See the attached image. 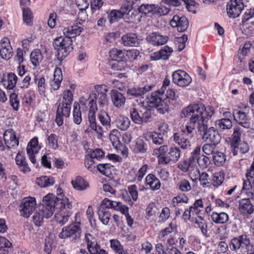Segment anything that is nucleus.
I'll list each match as a JSON object with an SVG mask.
<instances>
[{"label":"nucleus","instance_id":"obj_1","mask_svg":"<svg viewBox=\"0 0 254 254\" xmlns=\"http://www.w3.org/2000/svg\"><path fill=\"white\" fill-rule=\"evenodd\" d=\"M214 114L213 107H205L202 104L190 105L183 109L181 117L191 118V123L200 133L203 132L202 139L217 145L221 140V136L213 127L208 128L207 122Z\"/></svg>","mask_w":254,"mask_h":254},{"label":"nucleus","instance_id":"obj_2","mask_svg":"<svg viewBox=\"0 0 254 254\" xmlns=\"http://www.w3.org/2000/svg\"><path fill=\"white\" fill-rule=\"evenodd\" d=\"M108 89L105 85H96L94 90L87 98L81 97L79 100L78 106L80 110L86 112L89 107L88 114L89 127L97 133L98 138H101L103 134V130L100 126H97L96 122L95 114L98 108L97 102L101 108L106 107L108 103L107 93Z\"/></svg>","mask_w":254,"mask_h":254},{"label":"nucleus","instance_id":"obj_3","mask_svg":"<svg viewBox=\"0 0 254 254\" xmlns=\"http://www.w3.org/2000/svg\"><path fill=\"white\" fill-rule=\"evenodd\" d=\"M170 81L167 78H165L163 81L161 88L154 92L152 93L151 96L148 98V102L150 106L155 107L160 114H165L169 110L170 101L176 100L178 97V94L175 90L168 88Z\"/></svg>","mask_w":254,"mask_h":254},{"label":"nucleus","instance_id":"obj_4","mask_svg":"<svg viewBox=\"0 0 254 254\" xmlns=\"http://www.w3.org/2000/svg\"><path fill=\"white\" fill-rule=\"evenodd\" d=\"M189 124L185 129L182 130L181 132L175 133L173 135L174 141L183 149L190 148V140L193 137L192 133L195 128V127L191 123V118H190Z\"/></svg>","mask_w":254,"mask_h":254},{"label":"nucleus","instance_id":"obj_5","mask_svg":"<svg viewBox=\"0 0 254 254\" xmlns=\"http://www.w3.org/2000/svg\"><path fill=\"white\" fill-rule=\"evenodd\" d=\"M60 206L58 207L59 210L55 213V220L60 224L63 225L69 220L71 215L72 205L66 197H62L61 200H58Z\"/></svg>","mask_w":254,"mask_h":254},{"label":"nucleus","instance_id":"obj_6","mask_svg":"<svg viewBox=\"0 0 254 254\" xmlns=\"http://www.w3.org/2000/svg\"><path fill=\"white\" fill-rule=\"evenodd\" d=\"M72 39L65 36L59 37L54 40L53 46L57 51L56 56L59 60H63L68 55L70 49H72Z\"/></svg>","mask_w":254,"mask_h":254},{"label":"nucleus","instance_id":"obj_7","mask_svg":"<svg viewBox=\"0 0 254 254\" xmlns=\"http://www.w3.org/2000/svg\"><path fill=\"white\" fill-rule=\"evenodd\" d=\"M129 113L132 121L139 125L148 123L152 117L151 111L140 105L131 108Z\"/></svg>","mask_w":254,"mask_h":254},{"label":"nucleus","instance_id":"obj_8","mask_svg":"<svg viewBox=\"0 0 254 254\" xmlns=\"http://www.w3.org/2000/svg\"><path fill=\"white\" fill-rule=\"evenodd\" d=\"M201 149L200 146H196L190 153V160L197 162L201 169H205L209 167L211 164V161L209 157L201 153Z\"/></svg>","mask_w":254,"mask_h":254},{"label":"nucleus","instance_id":"obj_9","mask_svg":"<svg viewBox=\"0 0 254 254\" xmlns=\"http://www.w3.org/2000/svg\"><path fill=\"white\" fill-rule=\"evenodd\" d=\"M80 235L81 229L79 225L71 224L63 228L59 237L62 239L69 238L72 241H76L79 239Z\"/></svg>","mask_w":254,"mask_h":254},{"label":"nucleus","instance_id":"obj_10","mask_svg":"<svg viewBox=\"0 0 254 254\" xmlns=\"http://www.w3.org/2000/svg\"><path fill=\"white\" fill-rule=\"evenodd\" d=\"M62 198H57L54 195L49 193L43 198V205L41 208L46 211L47 216H51L55 210L56 206H60V203L58 200H61Z\"/></svg>","mask_w":254,"mask_h":254},{"label":"nucleus","instance_id":"obj_11","mask_svg":"<svg viewBox=\"0 0 254 254\" xmlns=\"http://www.w3.org/2000/svg\"><path fill=\"white\" fill-rule=\"evenodd\" d=\"M36 206L37 204L34 197H28L24 198L19 207L21 216L28 218L35 210Z\"/></svg>","mask_w":254,"mask_h":254},{"label":"nucleus","instance_id":"obj_12","mask_svg":"<svg viewBox=\"0 0 254 254\" xmlns=\"http://www.w3.org/2000/svg\"><path fill=\"white\" fill-rule=\"evenodd\" d=\"M244 8L243 0H230L227 4V13L232 18L239 16Z\"/></svg>","mask_w":254,"mask_h":254},{"label":"nucleus","instance_id":"obj_13","mask_svg":"<svg viewBox=\"0 0 254 254\" xmlns=\"http://www.w3.org/2000/svg\"><path fill=\"white\" fill-rule=\"evenodd\" d=\"M172 77L173 82L180 87L187 86L191 82L190 76L182 70H178L174 72Z\"/></svg>","mask_w":254,"mask_h":254},{"label":"nucleus","instance_id":"obj_14","mask_svg":"<svg viewBox=\"0 0 254 254\" xmlns=\"http://www.w3.org/2000/svg\"><path fill=\"white\" fill-rule=\"evenodd\" d=\"M229 246L232 250L237 251L241 249L249 248L250 241L246 235H241L232 239Z\"/></svg>","mask_w":254,"mask_h":254},{"label":"nucleus","instance_id":"obj_15","mask_svg":"<svg viewBox=\"0 0 254 254\" xmlns=\"http://www.w3.org/2000/svg\"><path fill=\"white\" fill-rule=\"evenodd\" d=\"M41 147L38 144V139L37 137H34L28 143L26 150L27 153L30 161L34 164L36 163V160L35 154L38 153Z\"/></svg>","mask_w":254,"mask_h":254},{"label":"nucleus","instance_id":"obj_16","mask_svg":"<svg viewBox=\"0 0 254 254\" xmlns=\"http://www.w3.org/2000/svg\"><path fill=\"white\" fill-rule=\"evenodd\" d=\"M181 154V150L179 147L172 146L169 149L166 157H163L161 158V163L166 165L169 164L171 161L176 162L180 159Z\"/></svg>","mask_w":254,"mask_h":254},{"label":"nucleus","instance_id":"obj_17","mask_svg":"<svg viewBox=\"0 0 254 254\" xmlns=\"http://www.w3.org/2000/svg\"><path fill=\"white\" fill-rule=\"evenodd\" d=\"M170 25L174 28H176L179 32L185 31L188 27L189 21L185 16H180L175 15L170 21Z\"/></svg>","mask_w":254,"mask_h":254},{"label":"nucleus","instance_id":"obj_18","mask_svg":"<svg viewBox=\"0 0 254 254\" xmlns=\"http://www.w3.org/2000/svg\"><path fill=\"white\" fill-rule=\"evenodd\" d=\"M146 40L153 46H161L167 43L168 37L167 36L162 35L159 33L153 32L148 35Z\"/></svg>","mask_w":254,"mask_h":254},{"label":"nucleus","instance_id":"obj_19","mask_svg":"<svg viewBox=\"0 0 254 254\" xmlns=\"http://www.w3.org/2000/svg\"><path fill=\"white\" fill-rule=\"evenodd\" d=\"M84 240L87 245V248L90 254H92L101 249L96 239L90 234H86Z\"/></svg>","mask_w":254,"mask_h":254},{"label":"nucleus","instance_id":"obj_20","mask_svg":"<svg viewBox=\"0 0 254 254\" xmlns=\"http://www.w3.org/2000/svg\"><path fill=\"white\" fill-rule=\"evenodd\" d=\"M239 210L244 216L250 215L254 212V208L250 199H242L239 201Z\"/></svg>","mask_w":254,"mask_h":254},{"label":"nucleus","instance_id":"obj_21","mask_svg":"<svg viewBox=\"0 0 254 254\" xmlns=\"http://www.w3.org/2000/svg\"><path fill=\"white\" fill-rule=\"evenodd\" d=\"M173 50L172 48L167 46H164L160 51L153 53L150 59L152 61H157L160 59L167 60L170 56Z\"/></svg>","mask_w":254,"mask_h":254},{"label":"nucleus","instance_id":"obj_22","mask_svg":"<svg viewBox=\"0 0 254 254\" xmlns=\"http://www.w3.org/2000/svg\"><path fill=\"white\" fill-rule=\"evenodd\" d=\"M154 86L155 84L151 83L147 84L143 87H134L129 89L127 90V93L135 97L141 96L151 90Z\"/></svg>","mask_w":254,"mask_h":254},{"label":"nucleus","instance_id":"obj_23","mask_svg":"<svg viewBox=\"0 0 254 254\" xmlns=\"http://www.w3.org/2000/svg\"><path fill=\"white\" fill-rule=\"evenodd\" d=\"M110 96L112 102L115 107L120 108L125 105L126 98L120 92L112 90L110 93Z\"/></svg>","mask_w":254,"mask_h":254},{"label":"nucleus","instance_id":"obj_24","mask_svg":"<svg viewBox=\"0 0 254 254\" xmlns=\"http://www.w3.org/2000/svg\"><path fill=\"white\" fill-rule=\"evenodd\" d=\"M3 139L5 143L8 147H14L18 145L19 141L16 138L14 131L12 130L5 131L3 134Z\"/></svg>","mask_w":254,"mask_h":254},{"label":"nucleus","instance_id":"obj_25","mask_svg":"<svg viewBox=\"0 0 254 254\" xmlns=\"http://www.w3.org/2000/svg\"><path fill=\"white\" fill-rule=\"evenodd\" d=\"M122 40L125 46L136 47L139 44L137 35L133 33L124 35L122 38Z\"/></svg>","mask_w":254,"mask_h":254},{"label":"nucleus","instance_id":"obj_26","mask_svg":"<svg viewBox=\"0 0 254 254\" xmlns=\"http://www.w3.org/2000/svg\"><path fill=\"white\" fill-rule=\"evenodd\" d=\"M63 80V74L61 68L56 67L55 69L54 78L50 82L52 88L54 90H58Z\"/></svg>","mask_w":254,"mask_h":254},{"label":"nucleus","instance_id":"obj_27","mask_svg":"<svg viewBox=\"0 0 254 254\" xmlns=\"http://www.w3.org/2000/svg\"><path fill=\"white\" fill-rule=\"evenodd\" d=\"M234 118L238 124L242 127L245 128L250 127V122L245 113L242 111H238L234 114Z\"/></svg>","mask_w":254,"mask_h":254},{"label":"nucleus","instance_id":"obj_28","mask_svg":"<svg viewBox=\"0 0 254 254\" xmlns=\"http://www.w3.org/2000/svg\"><path fill=\"white\" fill-rule=\"evenodd\" d=\"M145 182L152 190H158L161 187L160 180L152 174H149L146 177Z\"/></svg>","mask_w":254,"mask_h":254},{"label":"nucleus","instance_id":"obj_29","mask_svg":"<svg viewBox=\"0 0 254 254\" xmlns=\"http://www.w3.org/2000/svg\"><path fill=\"white\" fill-rule=\"evenodd\" d=\"M83 29L77 25H74L71 26L64 28L63 29V33L66 37H68L71 39L72 37H75L77 35H80Z\"/></svg>","mask_w":254,"mask_h":254},{"label":"nucleus","instance_id":"obj_30","mask_svg":"<svg viewBox=\"0 0 254 254\" xmlns=\"http://www.w3.org/2000/svg\"><path fill=\"white\" fill-rule=\"evenodd\" d=\"M214 223L217 224H222L227 223L229 219V215L225 212H213L211 215Z\"/></svg>","mask_w":254,"mask_h":254},{"label":"nucleus","instance_id":"obj_31","mask_svg":"<svg viewBox=\"0 0 254 254\" xmlns=\"http://www.w3.org/2000/svg\"><path fill=\"white\" fill-rule=\"evenodd\" d=\"M16 164L19 166L20 170L24 173H28L30 171V169L28 167L24 154L22 152H18L15 158Z\"/></svg>","mask_w":254,"mask_h":254},{"label":"nucleus","instance_id":"obj_32","mask_svg":"<svg viewBox=\"0 0 254 254\" xmlns=\"http://www.w3.org/2000/svg\"><path fill=\"white\" fill-rule=\"evenodd\" d=\"M73 101V94L72 92L68 89L64 91L63 94L62 103H60L58 106L62 108H67L70 112L71 104Z\"/></svg>","mask_w":254,"mask_h":254},{"label":"nucleus","instance_id":"obj_33","mask_svg":"<svg viewBox=\"0 0 254 254\" xmlns=\"http://www.w3.org/2000/svg\"><path fill=\"white\" fill-rule=\"evenodd\" d=\"M115 124L119 129L122 130H126L130 126V121L128 118L120 115L116 118Z\"/></svg>","mask_w":254,"mask_h":254},{"label":"nucleus","instance_id":"obj_34","mask_svg":"<svg viewBox=\"0 0 254 254\" xmlns=\"http://www.w3.org/2000/svg\"><path fill=\"white\" fill-rule=\"evenodd\" d=\"M51 216H47L46 215V211L41 208H40L38 210H37L33 215L32 219L34 224L37 226H40L43 223L44 219L45 218H48Z\"/></svg>","mask_w":254,"mask_h":254},{"label":"nucleus","instance_id":"obj_35","mask_svg":"<svg viewBox=\"0 0 254 254\" xmlns=\"http://www.w3.org/2000/svg\"><path fill=\"white\" fill-rule=\"evenodd\" d=\"M120 132L116 129H113L109 134L110 140L114 147L116 149H119L122 146V143L120 140Z\"/></svg>","mask_w":254,"mask_h":254},{"label":"nucleus","instance_id":"obj_36","mask_svg":"<svg viewBox=\"0 0 254 254\" xmlns=\"http://www.w3.org/2000/svg\"><path fill=\"white\" fill-rule=\"evenodd\" d=\"M70 113L68 108H62L61 106H58L55 121L59 126H62L63 124V117H68Z\"/></svg>","mask_w":254,"mask_h":254},{"label":"nucleus","instance_id":"obj_37","mask_svg":"<svg viewBox=\"0 0 254 254\" xmlns=\"http://www.w3.org/2000/svg\"><path fill=\"white\" fill-rule=\"evenodd\" d=\"M55 183L53 178L46 176L37 178L35 183L41 188H46L53 186Z\"/></svg>","mask_w":254,"mask_h":254},{"label":"nucleus","instance_id":"obj_38","mask_svg":"<svg viewBox=\"0 0 254 254\" xmlns=\"http://www.w3.org/2000/svg\"><path fill=\"white\" fill-rule=\"evenodd\" d=\"M98 214L99 218L104 225H107L111 218V213L107 208L103 206L98 208Z\"/></svg>","mask_w":254,"mask_h":254},{"label":"nucleus","instance_id":"obj_39","mask_svg":"<svg viewBox=\"0 0 254 254\" xmlns=\"http://www.w3.org/2000/svg\"><path fill=\"white\" fill-rule=\"evenodd\" d=\"M71 183L73 187L78 190H84L89 186L88 182L80 176L77 177L75 180L72 181Z\"/></svg>","mask_w":254,"mask_h":254},{"label":"nucleus","instance_id":"obj_40","mask_svg":"<svg viewBox=\"0 0 254 254\" xmlns=\"http://www.w3.org/2000/svg\"><path fill=\"white\" fill-rule=\"evenodd\" d=\"M215 126L218 130L223 131L225 129H230L232 127V123L228 119H222L215 122Z\"/></svg>","mask_w":254,"mask_h":254},{"label":"nucleus","instance_id":"obj_41","mask_svg":"<svg viewBox=\"0 0 254 254\" xmlns=\"http://www.w3.org/2000/svg\"><path fill=\"white\" fill-rule=\"evenodd\" d=\"M17 77L13 73H9L7 76V79L3 81V84L8 89H12L16 84Z\"/></svg>","mask_w":254,"mask_h":254},{"label":"nucleus","instance_id":"obj_42","mask_svg":"<svg viewBox=\"0 0 254 254\" xmlns=\"http://www.w3.org/2000/svg\"><path fill=\"white\" fill-rule=\"evenodd\" d=\"M149 139L156 145H162L165 142L164 134L156 132H150L149 135Z\"/></svg>","mask_w":254,"mask_h":254},{"label":"nucleus","instance_id":"obj_43","mask_svg":"<svg viewBox=\"0 0 254 254\" xmlns=\"http://www.w3.org/2000/svg\"><path fill=\"white\" fill-rule=\"evenodd\" d=\"M159 147L153 150V155L156 156L158 158V163L159 164H163L161 163V158L163 157H166L167 152L169 150L168 146L166 145H161Z\"/></svg>","mask_w":254,"mask_h":254},{"label":"nucleus","instance_id":"obj_44","mask_svg":"<svg viewBox=\"0 0 254 254\" xmlns=\"http://www.w3.org/2000/svg\"><path fill=\"white\" fill-rule=\"evenodd\" d=\"M225 174L222 171L214 173L211 178L212 184L214 187L221 186L224 182Z\"/></svg>","mask_w":254,"mask_h":254},{"label":"nucleus","instance_id":"obj_45","mask_svg":"<svg viewBox=\"0 0 254 254\" xmlns=\"http://www.w3.org/2000/svg\"><path fill=\"white\" fill-rule=\"evenodd\" d=\"M12 56V49L10 43H7L6 45H2L0 49V56L1 58L7 60Z\"/></svg>","mask_w":254,"mask_h":254},{"label":"nucleus","instance_id":"obj_46","mask_svg":"<svg viewBox=\"0 0 254 254\" xmlns=\"http://www.w3.org/2000/svg\"><path fill=\"white\" fill-rule=\"evenodd\" d=\"M155 4H143L142 3L139 6L138 10L139 12L144 14H155Z\"/></svg>","mask_w":254,"mask_h":254},{"label":"nucleus","instance_id":"obj_47","mask_svg":"<svg viewBox=\"0 0 254 254\" xmlns=\"http://www.w3.org/2000/svg\"><path fill=\"white\" fill-rule=\"evenodd\" d=\"M43 58L41 52L38 49L33 51L30 54V61L33 65L35 66L39 64Z\"/></svg>","mask_w":254,"mask_h":254},{"label":"nucleus","instance_id":"obj_48","mask_svg":"<svg viewBox=\"0 0 254 254\" xmlns=\"http://www.w3.org/2000/svg\"><path fill=\"white\" fill-rule=\"evenodd\" d=\"M212 159L215 165L221 166L226 161V155L221 152L216 151L212 156Z\"/></svg>","mask_w":254,"mask_h":254},{"label":"nucleus","instance_id":"obj_49","mask_svg":"<svg viewBox=\"0 0 254 254\" xmlns=\"http://www.w3.org/2000/svg\"><path fill=\"white\" fill-rule=\"evenodd\" d=\"M136 6V2L132 0H126L123 3L120 10L125 15L128 14L133 9V6Z\"/></svg>","mask_w":254,"mask_h":254},{"label":"nucleus","instance_id":"obj_50","mask_svg":"<svg viewBox=\"0 0 254 254\" xmlns=\"http://www.w3.org/2000/svg\"><path fill=\"white\" fill-rule=\"evenodd\" d=\"M188 200L189 198L187 195L182 194L173 198L172 204L174 207L177 208L180 207L182 203H188Z\"/></svg>","mask_w":254,"mask_h":254},{"label":"nucleus","instance_id":"obj_51","mask_svg":"<svg viewBox=\"0 0 254 254\" xmlns=\"http://www.w3.org/2000/svg\"><path fill=\"white\" fill-rule=\"evenodd\" d=\"M197 227L200 228L201 233L204 236H207V222L200 216L198 217L194 221Z\"/></svg>","mask_w":254,"mask_h":254},{"label":"nucleus","instance_id":"obj_52","mask_svg":"<svg viewBox=\"0 0 254 254\" xmlns=\"http://www.w3.org/2000/svg\"><path fill=\"white\" fill-rule=\"evenodd\" d=\"M73 122L76 125H79L82 121L81 111L79 108L78 102H74L73 110Z\"/></svg>","mask_w":254,"mask_h":254},{"label":"nucleus","instance_id":"obj_53","mask_svg":"<svg viewBox=\"0 0 254 254\" xmlns=\"http://www.w3.org/2000/svg\"><path fill=\"white\" fill-rule=\"evenodd\" d=\"M113 166L109 163L99 164L97 165V170L103 175L109 176L111 174Z\"/></svg>","mask_w":254,"mask_h":254},{"label":"nucleus","instance_id":"obj_54","mask_svg":"<svg viewBox=\"0 0 254 254\" xmlns=\"http://www.w3.org/2000/svg\"><path fill=\"white\" fill-rule=\"evenodd\" d=\"M177 188L183 192H188L191 190L190 182L186 179H181L177 183Z\"/></svg>","mask_w":254,"mask_h":254},{"label":"nucleus","instance_id":"obj_55","mask_svg":"<svg viewBox=\"0 0 254 254\" xmlns=\"http://www.w3.org/2000/svg\"><path fill=\"white\" fill-rule=\"evenodd\" d=\"M147 148L145 146L144 141L140 138H137L133 147V151L136 153H144L146 151Z\"/></svg>","mask_w":254,"mask_h":254},{"label":"nucleus","instance_id":"obj_56","mask_svg":"<svg viewBox=\"0 0 254 254\" xmlns=\"http://www.w3.org/2000/svg\"><path fill=\"white\" fill-rule=\"evenodd\" d=\"M190 207V211H192V215H199L203 208V204L201 199H197L195 201L193 206Z\"/></svg>","mask_w":254,"mask_h":254},{"label":"nucleus","instance_id":"obj_57","mask_svg":"<svg viewBox=\"0 0 254 254\" xmlns=\"http://www.w3.org/2000/svg\"><path fill=\"white\" fill-rule=\"evenodd\" d=\"M111 67L115 70H123L127 66L126 62L124 61L114 60L111 64Z\"/></svg>","mask_w":254,"mask_h":254},{"label":"nucleus","instance_id":"obj_58","mask_svg":"<svg viewBox=\"0 0 254 254\" xmlns=\"http://www.w3.org/2000/svg\"><path fill=\"white\" fill-rule=\"evenodd\" d=\"M23 19L24 22L27 25H30L33 17L32 13L28 7L23 8Z\"/></svg>","mask_w":254,"mask_h":254},{"label":"nucleus","instance_id":"obj_59","mask_svg":"<svg viewBox=\"0 0 254 254\" xmlns=\"http://www.w3.org/2000/svg\"><path fill=\"white\" fill-rule=\"evenodd\" d=\"M48 146L54 149H56L58 148V136L55 134H51L48 136Z\"/></svg>","mask_w":254,"mask_h":254},{"label":"nucleus","instance_id":"obj_60","mask_svg":"<svg viewBox=\"0 0 254 254\" xmlns=\"http://www.w3.org/2000/svg\"><path fill=\"white\" fill-rule=\"evenodd\" d=\"M216 145H214L212 143H206L204 144L202 147H201V150L203 151V153L205 154V155H209L213 154L216 152L215 151V147Z\"/></svg>","mask_w":254,"mask_h":254},{"label":"nucleus","instance_id":"obj_61","mask_svg":"<svg viewBox=\"0 0 254 254\" xmlns=\"http://www.w3.org/2000/svg\"><path fill=\"white\" fill-rule=\"evenodd\" d=\"M119 204V202L113 201L108 198H105L103 200L100 207L103 206V208H117V206Z\"/></svg>","mask_w":254,"mask_h":254},{"label":"nucleus","instance_id":"obj_62","mask_svg":"<svg viewBox=\"0 0 254 254\" xmlns=\"http://www.w3.org/2000/svg\"><path fill=\"white\" fill-rule=\"evenodd\" d=\"M98 118L102 125L110 126L111 119L106 112H103L100 113L98 115Z\"/></svg>","mask_w":254,"mask_h":254},{"label":"nucleus","instance_id":"obj_63","mask_svg":"<svg viewBox=\"0 0 254 254\" xmlns=\"http://www.w3.org/2000/svg\"><path fill=\"white\" fill-rule=\"evenodd\" d=\"M125 15L120 10H112L110 13V21L111 22L118 20V19L122 18Z\"/></svg>","mask_w":254,"mask_h":254},{"label":"nucleus","instance_id":"obj_64","mask_svg":"<svg viewBox=\"0 0 254 254\" xmlns=\"http://www.w3.org/2000/svg\"><path fill=\"white\" fill-rule=\"evenodd\" d=\"M194 163V161L190 160V156L188 160H185L179 164V168L184 172H187L189 171L190 168Z\"/></svg>","mask_w":254,"mask_h":254}]
</instances>
